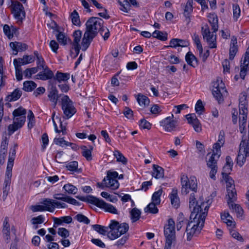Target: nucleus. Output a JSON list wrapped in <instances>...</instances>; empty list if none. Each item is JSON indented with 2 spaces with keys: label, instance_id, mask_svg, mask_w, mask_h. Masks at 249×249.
<instances>
[{
  "label": "nucleus",
  "instance_id": "f257e3e1",
  "mask_svg": "<svg viewBox=\"0 0 249 249\" xmlns=\"http://www.w3.org/2000/svg\"><path fill=\"white\" fill-rule=\"evenodd\" d=\"M211 202L196 201L195 194L190 195L189 207L191 211L190 221L187 224L184 237L187 241L192 240L194 236H197L202 229Z\"/></svg>",
  "mask_w": 249,
  "mask_h": 249
},
{
  "label": "nucleus",
  "instance_id": "f03ea898",
  "mask_svg": "<svg viewBox=\"0 0 249 249\" xmlns=\"http://www.w3.org/2000/svg\"><path fill=\"white\" fill-rule=\"evenodd\" d=\"M103 20L98 17H91L86 23V31L82 39V50L85 51L93 39L103 27Z\"/></svg>",
  "mask_w": 249,
  "mask_h": 249
},
{
  "label": "nucleus",
  "instance_id": "7ed1b4c3",
  "mask_svg": "<svg viewBox=\"0 0 249 249\" xmlns=\"http://www.w3.org/2000/svg\"><path fill=\"white\" fill-rule=\"evenodd\" d=\"M208 18L213 31L211 33L208 25L205 24L201 27V34L203 39L206 40L209 47L211 49L216 48L217 47L216 32L218 29L217 17L216 15L213 14H210Z\"/></svg>",
  "mask_w": 249,
  "mask_h": 249
},
{
  "label": "nucleus",
  "instance_id": "20e7f679",
  "mask_svg": "<svg viewBox=\"0 0 249 249\" xmlns=\"http://www.w3.org/2000/svg\"><path fill=\"white\" fill-rule=\"evenodd\" d=\"M26 110L20 107L14 110V123L8 127L9 135L13 134L18 129L21 128L25 123Z\"/></svg>",
  "mask_w": 249,
  "mask_h": 249
},
{
  "label": "nucleus",
  "instance_id": "39448f33",
  "mask_svg": "<svg viewBox=\"0 0 249 249\" xmlns=\"http://www.w3.org/2000/svg\"><path fill=\"white\" fill-rule=\"evenodd\" d=\"M108 228L110 230L107 232V237L110 240H114L125 233L129 229V226L126 223L120 224L118 221L112 220L108 226Z\"/></svg>",
  "mask_w": 249,
  "mask_h": 249
},
{
  "label": "nucleus",
  "instance_id": "423d86ee",
  "mask_svg": "<svg viewBox=\"0 0 249 249\" xmlns=\"http://www.w3.org/2000/svg\"><path fill=\"white\" fill-rule=\"evenodd\" d=\"M181 183L182 185L181 193L186 195L189 193V189L195 192L197 190V181L195 177H190V179L186 176L182 175L181 178Z\"/></svg>",
  "mask_w": 249,
  "mask_h": 249
},
{
  "label": "nucleus",
  "instance_id": "0eeeda50",
  "mask_svg": "<svg viewBox=\"0 0 249 249\" xmlns=\"http://www.w3.org/2000/svg\"><path fill=\"white\" fill-rule=\"evenodd\" d=\"M222 175L227 184V191L228 199L235 201L237 199L236 191L234 184V180L229 176L228 173L222 172Z\"/></svg>",
  "mask_w": 249,
  "mask_h": 249
},
{
  "label": "nucleus",
  "instance_id": "6e6552de",
  "mask_svg": "<svg viewBox=\"0 0 249 249\" xmlns=\"http://www.w3.org/2000/svg\"><path fill=\"white\" fill-rule=\"evenodd\" d=\"M63 119H69L76 112V109L72 101L67 95H63Z\"/></svg>",
  "mask_w": 249,
  "mask_h": 249
},
{
  "label": "nucleus",
  "instance_id": "1a4fd4ad",
  "mask_svg": "<svg viewBox=\"0 0 249 249\" xmlns=\"http://www.w3.org/2000/svg\"><path fill=\"white\" fill-rule=\"evenodd\" d=\"M213 89L212 93L219 103L223 101V94L224 92H227L225 89L224 84L220 79H217L216 81L213 83Z\"/></svg>",
  "mask_w": 249,
  "mask_h": 249
},
{
  "label": "nucleus",
  "instance_id": "9d476101",
  "mask_svg": "<svg viewBox=\"0 0 249 249\" xmlns=\"http://www.w3.org/2000/svg\"><path fill=\"white\" fill-rule=\"evenodd\" d=\"M164 233L166 238V242H173L175 239V222L173 219L168 220V224L164 226Z\"/></svg>",
  "mask_w": 249,
  "mask_h": 249
},
{
  "label": "nucleus",
  "instance_id": "9b49d317",
  "mask_svg": "<svg viewBox=\"0 0 249 249\" xmlns=\"http://www.w3.org/2000/svg\"><path fill=\"white\" fill-rule=\"evenodd\" d=\"M12 11L15 18L22 21L25 18V12L23 5L19 2L13 1L12 3Z\"/></svg>",
  "mask_w": 249,
  "mask_h": 249
},
{
  "label": "nucleus",
  "instance_id": "f8f14e48",
  "mask_svg": "<svg viewBox=\"0 0 249 249\" xmlns=\"http://www.w3.org/2000/svg\"><path fill=\"white\" fill-rule=\"evenodd\" d=\"M217 155H215V154H212L209 160L207 161V166L211 169L210 177L214 180L215 179V175L217 171Z\"/></svg>",
  "mask_w": 249,
  "mask_h": 249
},
{
  "label": "nucleus",
  "instance_id": "ddd939ff",
  "mask_svg": "<svg viewBox=\"0 0 249 249\" xmlns=\"http://www.w3.org/2000/svg\"><path fill=\"white\" fill-rule=\"evenodd\" d=\"M44 207L45 211L53 212L54 207L62 208V203L60 201L52 200L49 198H44L40 202Z\"/></svg>",
  "mask_w": 249,
  "mask_h": 249
},
{
  "label": "nucleus",
  "instance_id": "4468645a",
  "mask_svg": "<svg viewBox=\"0 0 249 249\" xmlns=\"http://www.w3.org/2000/svg\"><path fill=\"white\" fill-rule=\"evenodd\" d=\"M82 35V32L80 30H76L73 33L72 36L73 37V40L72 42V44L74 47V49L76 53V55L74 57L78 55L79 53L80 50L82 48V44H80Z\"/></svg>",
  "mask_w": 249,
  "mask_h": 249
},
{
  "label": "nucleus",
  "instance_id": "2eb2a0df",
  "mask_svg": "<svg viewBox=\"0 0 249 249\" xmlns=\"http://www.w3.org/2000/svg\"><path fill=\"white\" fill-rule=\"evenodd\" d=\"M188 124H191L196 132H200L201 129V125L199 121L194 113L189 114L185 116Z\"/></svg>",
  "mask_w": 249,
  "mask_h": 249
},
{
  "label": "nucleus",
  "instance_id": "dca6fc26",
  "mask_svg": "<svg viewBox=\"0 0 249 249\" xmlns=\"http://www.w3.org/2000/svg\"><path fill=\"white\" fill-rule=\"evenodd\" d=\"M242 143L240 144V148L237 157V163L242 166L246 160V157L248 156L249 153V145H247L246 147L242 148L241 147Z\"/></svg>",
  "mask_w": 249,
  "mask_h": 249
},
{
  "label": "nucleus",
  "instance_id": "f3484780",
  "mask_svg": "<svg viewBox=\"0 0 249 249\" xmlns=\"http://www.w3.org/2000/svg\"><path fill=\"white\" fill-rule=\"evenodd\" d=\"M50 100L54 103L55 106L57 103L62 108V100L60 101L58 96V91L55 88L52 87L48 94Z\"/></svg>",
  "mask_w": 249,
  "mask_h": 249
},
{
  "label": "nucleus",
  "instance_id": "a211bd4d",
  "mask_svg": "<svg viewBox=\"0 0 249 249\" xmlns=\"http://www.w3.org/2000/svg\"><path fill=\"white\" fill-rule=\"evenodd\" d=\"M65 167L68 171L71 172V174L81 173L82 170L80 168H78V163L77 161H72L71 162H65Z\"/></svg>",
  "mask_w": 249,
  "mask_h": 249
},
{
  "label": "nucleus",
  "instance_id": "6ab92c4d",
  "mask_svg": "<svg viewBox=\"0 0 249 249\" xmlns=\"http://www.w3.org/2000/svg\"><path fill=\"white\" fill-rule=\"evenodd\" d=\"M176 121L171 120L170 117H167L162 122L165 130L168 132L174 130L176 126Z\"/></svg>",
  "mask_w": 249,
  "mask_h": 249
},
{
  "label": "nucleus",
  "instance_id": "aec40b11",
  "mask_svg": "<svg viewBox=\"0 0 249 249\" xmlns=\"http://www.w3.org/2000/svg\"><path fill=\"white\" fill-rule=\"evenodd\" d=\"M47 26L51 29L54 30V32H59V33L56 35V38L59 43L62 44V33L59 32V26L57 23L54 21L50 20V21H48Z\"/></svg>",
  "mask_w": 249,
  "mask_h": 249
},
{
  "label": "nucleus",
  "instance_id": "412c9836",
  "mask_svg": "<svg viewBox=\"0 0 249 249\" xmlns=\"http://www.w3.org/2000/svg\"><path fill=\"white\" fill-rule=\"evenodd\" d=\"M239 115H247V102L246 97L243 96L239 99Z\"/></svg>",
  "mask_w": 249,
  "mask_h": 249
},
{
  "label": "nucleus",
  "instance_id": "4be33fe9",
  "mask_svg": "<svg viewBox=\"0 0 249 249\" xmlns=\"http://www.w3.org/2000/svg\"><path fill=\"white\" fill-rule=\"evenodd\" d=\"M43 72H40L36 75L37 79L41 80H47L52 78L53 76V73L52 71L50 70L48 67H45Z\"/></svg>",
  "mask_w": 249,
  "mask_h": 249
},
{
  "label": "nucleus",
  "instance_id": "5701e85b",
  "mask_svg": "<svg viewBox=\"0 0 249 249\" xmlns=\"http://www.w3.org/2000/svg\"><path fill=\"white\" fill-rule=\"evenodd\" d=\"M10 46L14 51L16 52L15 54H17L18 51H24L27 49V44L18 42H11Z\"/></svg>",
  "mask_w": 249,
  "mask_h": 249
},
{
  "label": "nucleus",
  "instance_id": "b1692460",
  "mask_svg": "<svg viewBox=\"0 0 249 249\" xmlns=\"http://www.w3.org/2000/svg\"><path fill=\"white\" fill-rule=\"evenodd\" d=\"M152 175L157 179L163 178L164 177V169L158 165L153 164Z\"/></svg>",
  "mask_w": 249,
  "mask_h": 249
},
{
  "label": "nucleus",
  "instance_id": "393cba45",
  "mask_svg": "<svg viewBox=\"0 0 249 249\" xmlns=\"http://www.w3.org/2000/svg\"><path fill=\"white\" fill-rule=\"evenodd\" d=\"M171 202L173 206L178 208L180 204L179 198L178 196V190L176 188L172 189V192L170 195Z\"/></svg>",
  "mask_w": 249,
  "mask_h": 249
},
{
  "label": "nucleus",
  "instance_id": "a878e982",
  "mask_svg": "<svg viewBox=\"0 0 249 249\" xmlns=\"http://www.w3.org/2000/svg\"><path fill=\"white\" fill-rule=\"evenodd\" d=\"M22 95V91L18 88L15 89L10 95L6 96L5 100L8 102L15 101L18 100Z\"/></svg>",
  "mask_w": 249,
  "mask_h": 249
},
{
  "label": "nucleus",
  "instance_id": "bb28decb",
  "mask_svg": "<svg viewBox=\"0 0 249 249\" xmlns=\"http://www.w3.org/2000/svg\"><path fill=\"white\" fill-rule=\"evenodd\" d=\"M106 187L110 188L112 190L117 189L119 186V183L117 179L107 178H105L103 179Z\"/></svg>",
  "mask_w": 249,
  "mask_h": 249
},
{
  "label": "nucleus",
  "instance_id": "cd10ccee",
  "mask_svg": "<svg viewBox=\"0 0 249 249\" xmlns=\"http://www.w3.org/2000/svg\"><path fill=\"white\" fill-rule=\"evenodd\" d=\"M233 202L228 199L227 202L229 208L235 211L238 217L242 216L244 213L243 209L239 205L233 203Z\"/></svg>",
  "mask_w": 249,
  "mask_h": 249
},
{
  "label": "nucleus",
  "instance_id": "c85d7f7f",
  "mask_svg": "<svg viewBox=\"0 0 249 249\" xmlns=\"http://www.w3.org/2000/svg\"><path fill=\"white\" fill-rule=\"evenodd\" d=\"M185 60L187 64L194 68L197 65V60L195 56L191 53L188 52L185 56Z\"/></svg>",
  "mask_w": 249,
  "mask_h": 249
},
{
  "label": "nucleus",
  "instance_id": "c756f323",
  "mask_svg": "<svg viewBox=\"0 0 249 249\" xmlns=\"http://www.w3.org/2000/svg\"><path fill=\"white\" fill-rule=\"evenodd\" d=\"M54 114L53 115L52 119L55 131L56 133H59L60 132H62V122L61 121L60 118L58 116H56L54 118Z\"/></svg>",
  "mask_w": 249,
  "mask_h": 249
},
{
  "label": "nucleus",
  "instance_id": "7c9ffc66",
  "mask_svg": "<svg viewBox=\"0 0 249 249\" xmlns=\"http://www.w3.org/2000/svg\"><path fill=\"white\" fill-rule=\"evenodd\" d=\"M2 232L6 242L8 243L10 240V225L8 223V218L5 217L3 222V228Z\"/></svg>",
  "mask_w": 249,
  "mask_h": 249
},
{
  "label": "nucleus",
  "instance_id": "2f4dec72",
  "mask_svg": "<svg viewBox=\"0 0 249 249\" xmlns=\"http://www.w3.org/2000/svg\"><path fill=\"white\" fill-rule=\"evenodd\" d=\"M193 0H188L184 9V15L188 19V23L190 21L189 15L193 11Z\"/></svg>",
  "mask_w": 249,
  "mask_h": 249
},
{
  "label": "nucleus",
  "instance_id": "473e14b6",
  "mask_svg": "<svg viewBox=\"0 0 249 249\" xmlns=\"http://www.w3.org/2000/svg\"><path fill=\"white\" fill-rule=\"evenodd\" d=\"M100 208L105 209L106 212L113 213L117 214V209L110 204L107 203L102 200L101 204H100Z\"/></svg>",
  "mask_w": 249,
  "mask_h": 249
},
{
  "label": "nucleus",
  "instance_id": "72a5a7b5",
  "mask_svg": "<svg viewBox=\"0 0 249 249\" xmlns=\"http://www.w3.org/2000/svg\"><path fill=\"white\" fill-rule=\"evenodd\" d=\"M16 69V76L18 81H20L22 79L23 73L22 69L18 66V62L17 59H15L13 62Z\"/></svg>",
  "mask_w": 249,
  "mask_h": 249
},
{
  "label": "nucleus",
  "instance_id": "f704fd0d",
  "mask_svg": "<svg viewBox=\"0 0 249 249\" xmlns=\"http://www.w3.org/2000/svg\"><path fill=\"white\" fill-rule=\"evenodd\" d=\"M36 87V84L33 81H26L23 83V89L26 91H31Z\"/></svg>",
  "mask_w": 249,
  "mask_h": 249
},
{
  "label": "nucleus",
  "instance_id": "c9c22d12",
  "mask_svg": "<svg viewBox=\"0 0 249 249\" xmlns=\"http://www.w3.org/2000/svg\"><path fill=\"white\" fill-rule=\"evenodd\" d=\"M137 100L140 106L143 107L148 105L150 103L148 98L141 94H138Z\"/></svg>",
  "mask_w": 249,
  "mask_h": 249
},
{
  "label": "nucleus",
  "instance_id": "e433bc0d",
  "mask_svg": "<svg viewBox=\"0 0 249 249\" xmlns=\"http://www.w3.org/2000/svg\"><path fill=\"white\" fill-rule=\"evenodd\" d=\"M159 205L158 204H156L154 202H151L149 203L147 206L144 209V211L145 213L149 212L151 213L155 214L158 213V209L157 207V205Z\"/></svg>",
  "mask_w": 249,
  "mask_h": 249
},
{
  "label": "nucleus",
  "instance_id": "4c0bfd02",
  "mask_svg": "<svg viewBox=\"0 0 249 249\" xmlns=\"http://www.w3.org/2000/svg\"><path fill=\"white\" fill-rule=\"evenodd\" d=\"M92 227L95 231L102 235H105L108 232V227H105L98 224L93 225Z\"/></svg>",
  "mask_w": 249,
  "mask_h": 249
},
{
  "label": "nucleus",
  "instance_id": "58836bf2",
  "mask_svg": "<svg viewBox=\"0 0 249 249\" xmlns=\"http://www.w3.org/2000/svg\"><path fill=\"white\" fill-rule=\"evenodd\" d=\"M152 36L154 37L157 38L162 41H165L167 39V34L160 31H155L153 33Z\"/></svg>",
  "mask_w": 249,
  "mask_h": 249
},
{
  "label": "nucleus",
  "instance_id": "ea45409f",
  "mask_svg": "<svg viewBox=\"0 0 249 249\" xmlns=\"http://www.w3.org/2000/svg\"><path fill=\"white\" fill-rule=\"evenodd\" d=\"M141 213V211L136 208L131 210L130 215L132 222H135L140 219Z\"/></svg>",
  "mask_w": 249,
  "mask_h": 249
},
{
  "label": "nucleus",
  "instance_id": "a19ab883",
  "mask_svg": "<svg viewBox=\"0 0 249 249\" xmlns=\"http://www.w3.org/2000/svg\"><path fill=\"white\" fill-rule=\"evenodd\" d=\"M71 18L72 23L77 26H80L81 25V22L79 18V16L77 11L74 10L71 15Z\"/></svg>",
  "mask_w": 249,
  "mask_h": 249
},
{
  "label": "nucleus",
  "instance_id": "79ce46f5",
  "mask_svg": "<svg viewBox=\"0 0 249 249\" xmlns=\"http://www.w3.org/2000/svg\"><path fill=\"white\" fill-rule=\"evenodd\" d=\"M113 153L114 156L116 158L117 161L122 162L124 164H126V159L119 151L115 150Z\"/></svg>",
  "mask_w": 249,
  "mask_h": 249
},
{
  "label": "nucleus",
  "instance_id": "37998d69",
  "mask_svg": "<svg viewBox=\"0 0 249 249\" xmlns=\"http://www.w3.org/2000/svg\"><path fill=\"white\" fill-rule=\"evenodd\" d=\"M102 201V200H100L92 196H89L86 197L85 202H87L91 204H94L100 208V204H101Z\"/></svg>",
  "mask_w": 249,
  "mask_h": 249
},
{
  "label": "nucleus",
  "instance_id": "c03bdc74",
  "mask_svg": "<svg viewBox=\"0 0 249 249\" xmlns=\"http://www.w3.org/2000/svg\"><path fill=\"white\" fill-rule=\"evenodd\" d=\"M247 115H239V129L241 133H243L245 130Z\"/></svg>",
  "mask_w": 249,
  "mask_h": 249
},
{
  "label": "nucleus",
  "instance_id": "a18cd8bd",
  "mask_svg": "<svg viewBox=\"0 0 249 249\" xmlns=\"http://www.w3.org/2000/svg\"><path fill=\"white\" fill-rule=\"evenodd\" d=\"M226 165L223 167V172L225 173H229L231 170V168L233 165L231 158V157L228 156L226 158Z\"/></svg>",
  "mask_w": 249,
  "mask_h": 249
},
{
  "label": "nucleus",
  "instance_id": "49530a36",
  "mask_svg": "<svg viewBox=\"0 0 249 249\" xmlns=\"http://www.w3.org/2000/svg\"><path fill=\"white\" fill-rule=\"evenodd\" d=\"M63 189L69 194H75L77 192V188L74 185L68 183L63 186Z\"/></svg>",
  "mask_w": 249,
  "mask_h": 249
},
{
  "label": "nucleus",
  "instance_id": "de8ad7c7",
  "mask_svg": "<svg viewBox=\"0 0 249 249\" xmlns=\"http://www.w3.org/2000/svg\"><path fill=\"white\" fill-rule=\"evenodd\" d=\"M27 119L29 121L28 124V126L30 129H31L32 127H33L35 124V116L33 112L31 110H29L28 111Z\"/></svg>",
  "mask_w": 249,
  "mask_h": 249
},
{
  "label": "nucleus",
  "instance_id": "09e8293b",
  "mask_svg": "<svg viewBox=\"0 0 249 249\" xmlns=\"http://www.w3.org/2000/svg\"><path fill=\"white\" fill-rule=\"evenodd\" d=\"M118 2L122 6L121 10L124 12L127 13L130 9V5L127 0H119Z\"/></svg>",
  "mask_w": 249,
  "mask_h": 249
},
{
  "label": "nucleus",
  "instance_id": "8fccbe9b",
  "mask_svg": "<svg viewBox=\"0 0 249 249\" xmlns=\"http://www.w3.org/2000/svg\"><path fill=\"white\" fill-rule=\"evenodd\" d=\"M193 40L196 45L197 48L199 51L200 53H203V47L201 44L200 40L199 39V36L196 33L194 34L193 36Z\"/></svg>",
  "mask_w": 249,
  "mask_h": 249
},
{
  "label": "nucleus",
  "instance_id": "3c124183",
  "mask_svg": "<svg viewBox=\"0 0 249 249\" xmlns=\"http://www.w3.org/2000/svg\"><path fill=\"white\" fill-rule=\"evenodd\" d=\"M162 193V189H160L158 191L155 192L152 196V202L156 204H160V196Z\"/></svg>",
  "mask_w": 249,
  "mask_h": 249
},
{
  "label": "nucleus",
  "instance_id": "603ef678",
  "mask_svg": "<svg viewBox=\"0 0 249 249\" xmlns=\"http://www.w3.org/2000/svg\"><path fill=\"white\" fill-rule=\"evenodd\" d=\"M81 149L82 156L85 157L88 160H90L92 159L91 150L88 149L86 146H82Z\"/></svg>",
  "mask_w": 249,
  "mask_h": 249
},
{
  "label": "nucleus",
  "instance_id": "864d4df0",
  "mask_svg": "<svg viewBox=\"0 0 249 249\" xmlns=\"http://www.w3.org/2000/svg\"><path fill=\"white\" fill-rule=\"evenodd\" d=\"M205 108L201 100H198L195 106V110L196 112L199 114H201L202 112L204 110Z\"/></svg>",
  "mask_w": 249,
  "mask_h": 249
},
{
  "label": "nucleus",
  "instance_id": "5fc2aeb1",
  "mask_svg": "<svg viewBox=\"0 0 249 249\" xmlns=\"http://www.w3.org/2000/svg\"><path fill=\"white\" fill-rule=\"evenodd\" d=\"M240 8L237 4L233 5V19L235 21H237L240 16Z\"/></svg>",
  "mask_w": 249,
  "mask_h": 249
},
{
  "label": "nucleus",
  "instance_id": "6e6d98bb",
  "mask_svg": "<svg viewBox=\"0 0 249 249\" xmlns=\"http://www.w3.org/2000/svg\"><path fill=\"white\" fill-rule=\"evenodd\" d=\"M223 144H221L219 142H216L213 146V154H215L217 155V158L218 159L220 156V148Z\"/></svg>",
  "mask_w": 249,
  "mask_h": 249
},
{
  "label": "nucleus",
  "instance_id": "4d7b16f0",
  "mask_svg": "<svg viewBox=\"0 0 249 249\" xmlns=\"http://www.w3.org/2000/svg\"><path fill=\"white\" fill-rule=\"evenodd\" d=\"M11 183L7 182H4V186L2 188V198L5 200L8 196V192L10 189V185Z\"/></svg>",
  "mask_w": 249,
  "mask_h": 249
},
{
  "label": "nucleus",
  "instance_id": "13d9d810",
  "mask_svg": "<svg viewBox=\"0 0 249 249\" xmlns=\"http://www.w3.org/2000/svg\"><path fill=\"white\" fill-rule=\"evenodd\" d=\"M75 218L79 222H83L85 224H88L89 223L90 220L89 219L86 217V216L82 214H77Z\"/></svg>",
  "mask_w": 249,
  "mask_h": 249
},
{
  "label": "nucleus",
  "instance_id": "bf43d9fd",
  "mask_svg": "<svg viewBox=\"0 0 249 249\" xmlns=\"http://www.w3.org/2000/svg\"><path fill=\"white\" fill-rule=\"evenodd\" d=\"M12 168L13 167H7L4 182L11 183V177L12 176Z\"/></svg>",
  "mask_w": 249,
  "mask_h": 249
},
{
  "label": "nucleus",
  "instance_id": "052dcab7",
  "mask_svg": "<svg viewBox=\"0 0 249 249\" xmlns=\"http://www.w3.org/2000/svg\"><path fill=\"white\" fill-rule=\"evenodd\" d=\"M100 33L105 40H106L108 38L110 33L109 30L107 28L103 26L100 31Z\"/></svg>",
  "mask_w": 249,
  "mask_h": 249
},
{
  "label": "nucleus",
  "instance_id": "680f3d73",
  "mask_svg": "<svg viewBox=\"0 0 249 249\" xmlns=\"http://www.w3.org/2000/svg\"><path fill=\"white\" fill-rule=\"evenodd\" d=\"M184 220V217L182 213H180L178 214V216L177 219V228L179 231L182 227V223Z\"/></svg>",
  "mask_w": 249,
  "mask_h": 249
},
{
  "label": "nucleus",
  "instance_id": "e2e57ef3",
  "mask_svg": "<svg viewBox=\"0 0 249 249\" xmlns=\"http://www.w3.org/2000/svg\"><path fill=\"white\" fill-rule=\"evenodd\" d=\"M230 234H231V236L233 238L237 239V240H238L239 241H243V238L242 236L240 235V234L239 232H238L236 231L233 230H230Z\"/></svg>",
  "mask_w": 249,
  "mask_h": 249
},
{
  "label": "nucleus",
  "instance_id": "0e129e2a",
  "mask_svg": "<svg viewBox=\"0 0 249 249\" xmlns=\"http://www.w3.org/2000/svg\"><path fill=\"white\" fill-rule=\"evenodd\" d=\"M139 125L142 129H150L151 128L150 123L144 119L141 120Z\"/></svg>",
  "mask_w": 249,
  "mask_h": 249
},
{
  "label": "nucleus",
  "instance_id": "69168bd1",
  "mask_svg": "<svg viewBox=\"0 0 249 249\" xmlns=\"http://www.w3.org/2000/svg\"><path fill=\"white\" fill-rule=\"evenodd\" d=\"M44 217L42 215L33 217L31 220L32 223L34 225L41 224L44 222Z\"/></svg>",
  "mask_w": 249,
  "mask_h": 249
},
{
  "label": "nucleus",
  "instance_id": "338daca9",
  "mask_svg": "<svg viewBox=\"0 0 249 249\" xmlns=\"http://www.w3.org/2000/svg\"><path fill=\"white\" fill-rule=\"evenodd\" d=\"M41 140L42 142V148L44 149L49 142L48 136L47 133H45L43 134L41 136Z\"/></svg>",
  "mask_w": 249,
  "mask_h": 249
},
{
  "label": "nucleus",
  "instance_id": "774afa93",
  "mask_svg": "<svg viewBox=\"0 0 249 249\" xmlns=\"http://www.w3.org/2000/svg\"><path fill=\"white\" fill-rule=\"evenodd\" d=\"M124 116L128 119H131L133 116V111L128 107H125L123 112Z\"/></svg>",
  "mask_w": 249,
  "mask_h": 249
}]
</instances>
